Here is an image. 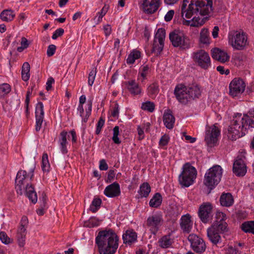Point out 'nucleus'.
Segmentation results:
<instances>
[{"label": "nucleus", "mask_w": 254, "mask_h": 254, "mask_svg": "<svg viewBox=\"0 0 254 254\" xmlns=\"http://www.w3.org/2000/svg\"><path fill=\"white\" fill-rule=\"evenodd\" d=\"M34 177V168H31L28 173L23 170H19L15 180V189L18 194L25 193L28 198L33 203L37 201V196L31 182Z\"/></svg>", "instance_id": "f257e3e1"}, {"label": "nucleus", "mask_w": 254, "mask_h": 254, "mask_svg": "<svg viewBox=\"0 0 254 254\" xmlns=\"http://www.w3.org/2000/svg\"><path fill=\"white\" fill-rule=\"evenodd\" d=\"M95 241L100 254H114L119 246V237L112 229L100 231Z\"/></svg>", "instance_id": "f03ea898"}, {"label": "nucleus", "mask_w": 254, "mask_h": 254, "mask_svg": "<svg viewBox=\"0 0 254 254\" xmlns=\"http://www.w3.org/2000/svg\"><path fill=\"white\" fill-rule=\"evenodd\" d=\"M249 117L247 114L242 115L237 113L231 121V126L228 128V138L232 140L244 136L247 130L251 126L249 125Z\"/></svg>", "instance_id": "7ed1b4c3"}, {"label": "nucleus", "mask_w": 254, "mask_h": 254, "mask_svg": "<svg viewBox=\"0 0 254 254\" xmlns=\"http://www.w3.org/2000/svg\"><path fill=\"white\" fill-rule=\"evenodd\" d=\"M223 170L219 165H214L210 168L204 176V184L212 189L220 182L222 176Z\"/></svg>", "instance_id": "20e7f679"}, {"label": "nucleus", "mask_w": 254, "mask_h": 254, "mask_svg": "<svg viewBox=\"0 0 254 254\" xmlns=\"http://www.w3.org/2000/svg\"><path fill=\"white\" fill-rule=\"evenodd\" d=\"M197 175L195 168L189 163H185L183 167V171L179 176V181L181 185L188 187L192 185Z\"/></svg>", "instance_id": "39448f33"}, {"label": "nucleus", "mask_w": 254, "mask_h": 254, "mask_svg": "<svg viewBox=\"0 0 254 254\" xmlns=\"http://www.w3.org/2000/svg\"><path fill=\"white\" fill-rule=\"evenodd\" d=\"M169 39L174 47H179L182 50H187L190 48L189 39L180 30H174L169 34Z\"/></svg>", "instance_id": "423d86ee"}, {"label": "nucleus", "mask_w": 254, "mask_h": 254, "mask_svg": "<svg viewBox=\"0 0 254 254\" xmlns=\"http://www.w3.org/2000/svg\"><path fill=\"white\" fill-rule=\"evenodd\" d=\"M228 38L229 43L236 50H243L248 45L247 36L244 32H232L229 34Z\"/></svg>", "instance_id": "0eeeda50"}, {"label": "nucleus", "mask_w": 254, "mask_h": 254, "mask_svg": "<svg viewBox=\"0 0 254 254\" xmlns=\"http://www.w3.org/2000/svg\"><path fill=\"white\" fill-rule=\"evenodd\" d=\"M192 58L195 63L202 68L207 69L211 65L209 54L203 50L194 52Z\"/></svg>", "instance_id": "6e6552de"}, {"label": "nucleus", "mask_w": 254, "mask_h": 254, "mask_svg": "<svg viewBox=\"0 0 254 254\" xmlns=\"http://www.w3.org/2000/svg\"><path fill=\"white\" fill-rule=\"evenodd\" d=\"M174 93L177 100L183 105H187L190 101V96L187 90V86L183 84H179L176 85Z\"/></svg>", "instance_id": "1a4fd4ad"}, {"label": "nucleus", "mask_w": 254, "mask_h": 254, "mask_svg": "<svg viewBox=\"0 0 254 254\" xmlns=\"http://www.w3.org/2000/svg\"><path fill=\"white\" fill-rule=\"evenodd\" d=\"M246 84L241 78H234L229 85V94L234 97L241 94L245 90Z\"/></svg>", "instance_id": "9d476101"}, {"label": "nucleus", "mask_w": 254, "mask_h": 254, "mask_svg": "<svg viewBox=\"0 0 254 254\" xmlns=\"http://www.w3.org/2000/svg\"><path fill=\"white\" fill-rule=\"evenodd\" d=\"M162 222L163 218L161 215L156 214L147 218L146 225L149 228L151 233L155 235L162 225Z\"/></svg>", "instance_id": "9b49d317"}, {"label": "nucleus", "mask_w": 254, "mask_h": 254, "mask_svg": "<svg viewBox=\"0 0 254 254\" xmlns=\"http://www.w3.org/2000/svg\"><path fill=\"white\" fill-rule=\"evenodd\" d=\"M28 224V220L27 216H23L20 222L19 227L17 229V233L18 245L20 247H23L25 245L26 228Z\"/></svg>", "instance_id": "f8f14e48"}, {"label": "nucleus", "mask_w": 254, "mask_h": 254, "mask_svg": "<svg viewBox=\"0 0 254 254\" xmlns=\"http://www.w3.org/2000/svg\"><path fill=\"white\" fill-rule=\"evenodd\" d=\"M188 240L190 242L192 250L196 253L201 254L206 249L203 240L196 235H190Z\"/></svg>", "instance_id": "ddd939ff"}, {"label": "nucleus", "mask_w": 254, "mask_h": 254, "mask_svg": "<svg viewBox=\"0 0 254 254\" xmlns=\"http://www.w3.org/2000/svg\"><path fill=\"white\" fill-rule=\"evenodd\" d=\"M212 211V206L210 202L203 203L200 206L198 210V216L200 220L204 223L208 222L211 217Z\"/></svg>", "instance_id": "4468645a"}, {"label": "nucleus", "mask_w": 254, "mask_h": 254, "mask_svg": "<svg viewBox=\"0 0 254 254\" xmlns=\"http://www.w3.org/2000/svg\"><path fill=\"white\" fill-rule=\"evenodd\" d=\"M219 134V129L214 125L207 130L205 133V141L207 145L210 147L214 145Z\"/></svg>", "instance_id": "2eb2a0df"}, {"label": "nucleus", "mask_w": 254, "mask_h": 254, "mask_svg": "<svg viewBox=\"0 0 254 254\" xmlns=\"http://www.w3.org/2000/svg\"><path fill=\"white\" fill-rule=\"evenodd\" d=\"M233 173L237 176H244L247 172V167L244 159L238 156L233 166Z\"/></svg>", "instance_id": "dca6fc26"}, {"label": "nucleus", "mask_w": 254, "mask_h": 254, "mask_svg": "<svg viewBox=\"0 0 254 254\" xmlns=\"http://www.w3.org/2000/svg\"><path fill=\"white\" fill-rule=\"evenodd\" d=\"M160 5V0H143V9L147 14L155 13Z\"/></svg>", "instance_id": "f3484780"}, {"label": "nucleus", "mask_w": 254, "mask_h": 254, "mask_svg": "<svg viewBox=\"0 0 254 254\" xmlns=\"http://www.w3.org/2000/svg\"><path fill=\"white\" fill-rule=\"evenodd\" d=\"M180 227L183 233L189 234L192 228L193 221L191 219V216L189 214L184 215L180 220Z\"/></svg>", "instance_id": "a211bd4d"}, {"label": "nucleus", "mask_w": 254, "mask_h": 254, "mask_svg": "<svg viewBox=\"0 0 254 254\" xmlns=\"http://www.w3.org/2000/svg\"><path fill=\"white\" fill-rule=\"evenodd\" d=\"M104 194L109 197H115L119 196L121 193L120 187L117 182L108 186L104 190Z\"/></svg>", "instance_id": "6ab92c4d"}, {"label": "nucleus", "mask_w": 254, "mask_h": 254, "mask_svg": "<svg viewBox=\"0 0 254 254\" xmlns=\"http://www.w3.org/2000/svg\"><path fill=\"white\" fill-rule=\"evenodd\" d=\"M211 55L213 59L221 63H225L230 59V57L226 52L217 48L211 50Z\"/></svg>", "instance_id": "aec40b11"}, {"label": "nucleus", "mask_w": 254, "mask_h": 254, "mask_svg": "<svg viewBox=\"0 0 254 254\" xmlns=\"http://www.w3.org/2000/svg\"><path fill=\"white\" fill-rule=\"evenodd\" d=\"M124 84L130 94L137 95L141 94L142 89L135 80H130L125 81Z\"/></svg>", "instance_id": "412c9836"}, {"label": "nucleus", "mask_w": 254, "mask_h": 254, "mask_svg": "<svg viewBox=\"0 0 254 254\" xmlns=\"http://www.w3.org/2000/svg\"><path fill=\"white\" fill-rule=\"evenodd\" d=\"M137 238V233L132 229L127 230L126 233L123 235L124 243L129 246H131L136 242Z\"/></svg>", "instance_id": "4be33fe9"}, {"label": "nucleus", "mask_w": 254, "mask_h": 254, "mask_svg": "<svg viewBox=\"0 0 254 254\" xmlns=\"http://www.w3.org/2000/svg\"><path fill=\"white\" fill-rule=\"evenodd\" d=\"M175 118L172 111L168 109L165 111L163 115V122L165 127L168 129H172L174 127Z\"/></svg>", "instance_id": "5701e85b"}, {"label": "nucleus", "mask_w": 254, "mask_h": 254, "mask_svg": "<svg viewBox=\"0 0 254 254\" xmlns=\"http://www.w3.org/2000/svg\"><path fill=\"white\" fill-rule=\"evenodd\" d=\"M174 243L171 233L161 237L158 241V246L162 249H168L171 247Z\"/></svg>", "instance_id": "b1692460"}, {"label": "nucleus", "mask_w": 254, "mask_h": 254, "mask_svg": "<svg viewBox=\"0 0 254 254\" xmlns=\"http://www.w3.org/2000/svg\"><path fill=\"white\" fill-rule=\"evenodd\" d=\"M220 233L214 230V228L209 227L207 230V237L210 241L215 245L221 243Z\"/></svg>", "instance_id": "393cba45"}, {"label": "nucleus", "mask_w": 254, "mask_h": 254, "mask_svg": "<svg viewBox=\"0 0 254 254\" xmlns=\"http://www.w3.org/2000/svg\"><path fill=\"white\" fill-rule=\"evenodd\" d=\"M67 138V132L65 130L62 131L60 134L59 142L61 151L64 154H66L68 152L66 147L68 143Z\"/></svg>", "instance_id": "a878e982"}, {"label": "nucleus", "mask_w": 254, "mask_h": 254, "mask_svg": "<svg viewBox=\"0 0 254 254\" xmlns=\"http://www.w3.org/2000/svg\"><path fill=\"white\" fill-rule=\"evenodd\" d=\"M220 202L223 206L229 207L234 203L233 197L230 193H223L220 196Z\"/></svg>", "instance_id": "bb28decb"}, {"label": "nucleus", "mask_w": 254, "mask_h": 254, "mask_svg": "<svg viewBox=\"0 0 254 254\" xmlns=\"http://www.w3.org/2000/svg\"><path fill=\"white\" fill-rule=\"evenodd\" d=\"M188 92L190 96V101L199 98L201 95L200 88L197 85H192L187 87Z\"/></svg>", "instance_id": "cd10ccee"}, {"label": "nucleus", "mask_w": 254, "mask_h": 254, "mask_svg": "<svg viewBox=\"0 0 254 254\" xmlns=\"http://www.w3.org/2000/svg\"><path fill=\"white\" fill-rule=\"evenodd\" d=\"M160 91L159 86L157 82H154L149 85L147 88V94L152 99L156 98Z\"/></svg>", "instance_id": "c85d7f7f"}, {"label": "nucleus", "mask_w": 254, "mask_h": 254, "mask_svg": "<svg viewBox=\"0 0 254 254\" xmlns=\"http://www.w3.org/2000/svg\"><path fill=\"white\" fill-rule=\"evenodd\" d=\"M210 228H214L218 233L221 234L227 232L228 230V224L226 222H215Z\"/></svg>", "instance_id": "c756f323"}, {"label": "nucleus", "mask_w": 254, "mask_h": 254, "mask_svg": "<svg viewBox=\"0 0 254 254\" xmlns=\"http://www.w3.org/2000/svg\"><path fill=\"white\" fill-rule=\"evenodd\" d=\"M162 201V197L161 194L159 192H157L150 199L149 204L151 207L157 208L161 205Z\"/></svg>", "instance_id": "7c9ffc66"}, {"label": "nucleus", "mask_w": 254, "mask_h": 254, "mask_svg": "<svg viewBox=\"0 0 254 254\" xmlns=\"http://www.w3.org/2000/svg\"><path fill=\"white\" fill-rule=\"evenodd\" d=\"M0 17L2 21L9 22L13 19L15 14L11 9H5L1 12Z\"/></svg>", "instance_id": "2f4dec72"}, {"label": "nucleus", "mask_w": 254, "mask_h": 254, "mask_svg": "<svg viewBox=\"0 0 254 254\" xmlns=\"http://www.w3.org/2000/svg\"><path fill=\"white\" fill-rule=\"evenodd\" d=\"M151 191V188L148 183H144L141 184L139 188L138 192L140 195L141 197H146L148 196Z\"/></svg>", "instance_id": "473e14b6"}, {"label": "nucleus", "mask_w": 254, "mask_h": 254, "mask_svg": "<svg viewBox=\"0 0 254 254\" xmlns=\"http://www.w3.org/2000/svg\"><path fill=\"white\" fill-rule=\"evenodd\" d=\"M30 64L27 62H25L22 66L21 77L23 80L27 81L30 77Z\"/></svg>", "instance_id": "72a5a7b5"}, {"label": "nucleus", "mask_w": 254, "mask_h": 254, "mask_svg": "<svg viewBox=\"0 0 254 254\" xmlns=\"http://www.w3.org/2000/svg\"><path fill=\"white\" fill-rule=\"evenodd\" d=\"M150 71V67L148 64L142 65L140 69L138 75V78L139 77L142 78L141 81L142 82L144 80L147 79V75L148 74Z\"/></svg>", "instance_id": "f704fd0d"}, {"label": "nucleus", "mask_w": 254, "mask_h": 254, "mask_svg": "<svg viewBox=\"0 0 254 254\" xmlns=\"http://www.w3.org/2000/svg\"><path fill=\"white\" fill-rule=\"evenodd\" d=\"M141 53L139 51L133 50L128 56L127 59V64H133L135 61L140 57Z\"/></svg>", "instance_id": "c9c22d12"}, {"label": "nucleus", "mask_w": 254, "mask_h": 254, "mask_svg": "<svg viewBox=\"0 0 254 254\" xmlns=\"http://www.w3.org/2000/svg\"><path fill=\"white\" fill-rule=\"evenodd\" d=\"M242 230L246 233H251L254 234V221H247L241 225Z\"/></svg>", "instance_id": "e433bc0d"}, {"label": "nucleus", "mask_w": 254, "mask_h": 254, "mask_svg": "<svg viewBox=\"0 0 254 254\" xmlns=\"http://www.w3.org/2000/svg\"><path fill=\"white\" fill-rule=\"evenodd\" d=\"M209 33L208 30L205 28H203L200 33L199 41L201 43L203 44H209Z\"/></svg>", "instance_id": "4c0bfd02"}, {"label": "nucleus", "mask_w": 254, "mask_h": 254, "mask_svg": "<svg viewBox=\"0 0 254 254\" xmlns=\"http://www.w3.org/2000/svg\"><path fill=\"white\" fill-rule=\"evenodd\" d=\"M164 42L161 43L160 42H157L155 39L154 40V42L151 50L152 53H156L157 55L160 54L163 50L164 47Z\"/></svg>", "instance_id": "58836bf2"}, {"label": "nucleus", "mask_w": 254, "mask_h": 254, "mask_svg": "<svg viewBox=\"0 0 254 254\" xmlns=\"http://www.w3.org/2000/svg\"><path fill=\"white\" fill-rule=\"evenodd\" d=\"M42 168L45 172H48L50 170V165L48 160V156L46 153H43L42 156Z\"/></svg>", "instance_id": "ea45409f"}, {"label": "nucleus", "mask_w": 254, "mask_h": 254, "mask_svg": "<svg viewBox=\"0 0 254 254\" xmlns=\"http://www.w3.org/2000/svg\"><path fill=\"white\" fill-rule=\"evenodd\" d=\"M101 203L102 200L100 198H94L90 206V210L93 213L96 212L100 207Z\"/></svg>", "instance_id": "a19ab883"}, {"label": "nucleus", "mask_w": 254, "mask_h": 254, "mask_svg": "<svg viewBox=\"0 0 254 254\" xmlns=\"http://www.w3.org/2000/svg\"><path fill=\"white\" fill-rule=\"evenodd\" d=\"M141 108L144 111L152 113L155 109V104L152 102L146 101L142 103Z\"/></svg>", "instance_id": "79ce46f5"}, {"label": "nucleus", "mask_w": 254, "mask_h": 254, "mask_svg": "<svg viewBox=\"0 0 254 254\" xmlns=\"http://www.w3.org/2000/svg\"><path fill=\"white\" fill-rule=\"evenodd\" d=\"M165 30L164 28H159L155 35L154 39H155L156 41L158 39V42H160L161 43L164 42L165 38Z\"/></svg>", "instance_id": "37998d69"}, {"label": "nucleus", "mask_w": 254, "mask_h": 254, "mask_svg": "<svg viewBox=\"0 0 254 254\" xmlns=\"http://www.w3.org/2000/svg\"><path fill=\"white\" fill-rule=\"evenodd\" d=\"M44 105L43 104L39 102L36 106L35 109V117H41L44 118Z\"/></svg>", "instance_id": "c03bdc74"}, {"label": "nucleus", "mask_w": 254, "mask_h": 254, "mask_svg": "<svg viewBox=\"0 0 254 254\" xmlns=\"http://www.w3.org/2000/svg\"><path fill=\"white\" fill-rule=\"evenodd\" d=\"M119 129L120 128L119 126H115L113 128L112 140L113 142L117 144H119L121 143V141L118 137L120 133Z\"/></svg>", "instance_id": "a18cd8bd"}, {"label": "nucleus", "mask_w": 254, "mask_h": 254, "mask_svg": "<svg viewBox=\"0 0 254 254\" xmlns=\"http://www.w3.org/2000/svg\"><path fill=\"white\" fill-rule=\"evenodd\" d=\"M191 27L201 26L205 22L203 19H201L199 16L196 17L195 16L191 19Z\"/></svg>", "instance_id": "49530a36"}, {"label": "nucleus", "mask_w": 254, "mask_h": 254, "mask_svg": "<svg viewBox=\"0 0 254 254\" xmlns=\"http://www.w3.org/2000/svg\"><path fill=\"white\" fill-rule=\"evenodd\" d=\"M11 90L10 86L7 83H3L0 85V94L2 95L7 94Z\"/></svg>", "instance_id": "de8ad7c7"}, {"label": "nucleus", "mask_w": 254, "mask_h": 254, "mask_svg": "<svg viewBox=\"0 0 254 254\" xmlns=\"http://www.w3.org/2000/svg\"><path fill=\"white\" fill-rule=\"evenodd\" d=\"M96 72V68H93L89 74L88 83L90 86H92L94 82Z\"/></svg>", "instance_id": "09e8293b"}, {"label": "nucleus", "mask_w": 254, "mask_h": 254, "mask_svg": "<svg viewBox=\"0 0 254 254\" xmlns=\"http://www.w3.org/2000/svg\"><path fill=\"white\" fill-rule=\"evenodd\" d=\"M0 240L1 242L5 244H8L11 243V239L9 238L5 232L1 231L0 232Z\"/></svg>", "instance_id": "8fccbe9b"}, {"label": "nucleus", "mask_w": 254, "mask_h": 254, "mask_svg": "<svg viewBox=\"0 0 254 254\" xmlns=\"http://www.w3.org/2000/svg\"><path fill=\"white\" fill-rule=\"evenodd\" d=\"M227 219L226 215L222 212L217 211L216 214V221L215 222H226Z\"/></svg>", "instance_id": "3c124183"}, {"label": "nucleus", "mask_w": 254, "mask_h": 254, "mask_svg": "<svg viewBox=\"0 0 254 254\" xmlns=\"http://www.w3.org/2000/svg\"><path fill=\"white\" fill-rule=\"evenodd\" d=\"M247 115L249 117V125L251 127H254V108L250 110Z\"/></svg>", "instance_id": "603ef678"}, {"label": "nucleus", "mask_w": 254, "mask_h": 254, "mask_svg": "<svg viewBox=\"0 0 254 254\" xmlns=\"http://www.w3.org/2000/svg\"><path fill=\"white\" fill-rule=\"evenodd\" d=\"M105 124V120L102 118L100 117L96 126V133L99 134L101 130L102 127L104 126Z\"/></svg>", "instance_id": "864d4df0"}, {"label": "nucleus", "mask_w": 254, "mask_h": 254, "mask_svg": "<svg viewBox=\"0 0 254 254\" xmlns=\"http://www.w3.org/2000/svg\"><path fill=\"white\" fill-rule=\"evenodd\" d=\"M170 138L167 134L163 135L159 140V145L161 146H164L168 144Z\"/></svg>", "instance_id": "5fc2aeb1"}, {"label": "nucleus", "mask_w": 254, "mask_h": 254, "mask_svg": "<svg viewBox=\"0 0 254 254\" xmlns=\"http://www.w3.org/2000/svg\"><path fill=\"white\" fill-rule=\"evenodd\" d=\"M36 127L35 130L36 131H39L41 128L43 122L44 118L41 117H36Z\"/></svg>", "instance_id": "6e6d98bb"}, {"label": "nucleus", "mask_w": 254, "mask_h": 254, "mask_svg": "<svg viewBox=\"0 0 254 254\" xmlns=\"http://www.w3.org/2000/svg\"><path fill=\"white\" fill-rule=\"evenodd\" d=\"M109 6L107 5H105L102 8L101 11L99 12L98 13V14H99V17L98 19V21L100 22L103 17L106 14V12H107L108 10Z\"/></svg>", "instance_id": "4d7b16f0"}, {"label": "nucleus", "mask_w": 254, "mask_h": 254, "mask_svg": "<svg viewBox=\"0 0 254 254\" xmlns=\"http://www.w3.org/2000/svg\"><path fill=\"white\" fill-rule=\"evenodd\" d=\"M64 33V30L63 28L57 29L52 35V39L54 40L57 39L59 37L62 36Z\"/></svg>", "instance_id": "13d9d810"}, {"label": "nucleus", "mask_w": 254, "mask_h": 254, "mask_svg": "<svg viewBox=\"0 0 254 254\" xmlns=\"http://www.w3.org/2000/svg\"><path fill=\"white\" fill-rule=\"evenodd\" d=\"M119 113V105L117 103H115L113 109L111 111V115L113 117H118Z\"/></svg>", "instance_id": "bf43d9fd"}, {"label": "nucleus", "mask_w": 254, "mask_h": 254, "mask_svg": "<svg viewBox=\"0 0 254 254\" xmlns=\"http://www.w3.org/2000/svg\"><path fill=\"white\" fill-rule=\"evenodd\" d=\"M56 50V47L54 45H50L48 46L47 54L48 57H51L54 55Z\"/></svg>", "instance_id": "052dcab7"}, {"label": "nucleus", "mask_w": 254, "mask_h": 254, "mask_svg": "<svg viewBox=\"0 0 254 254\" xmlns=\"http://www.w3.org/2000/svg\"><path fill=\"white\" fill-rule=\"evenodd\" d=\"M99 169L100 170L106 171L108 169V165L105 159H102L100 161Z\"/></svg>", "instance_id": "680f3d73"}, {"label": "nucleus", "mask_w": 254, "mask_h": 254, "mask_svg": "<svg viewBox=\"0 0 254 254\" xmlns=\"http://www.w3.org/2000/svg\"><path fill=\"white\" fill-rule=\"evenodd\" d=\"M174 14V11L173 10H169L165 16V20L167 22L170 21L173 18Z\"/></svg>", "instance_id": "e2e57ef3"}, {"label": "nucleus", "mask_w": 254, "mask_h": 254, "mask_svg": "<svg viewBox=\"0 0 254 254\" xmlns=\"http://www.w3.org/2000/svg\"><path fill=\"white\" fill-rule=\"evenodd\" d=\"M216 69L218 71L220 72L221 74H225L226 75H228L230 73V71L228 69L225 70L224 66L219 65L217 67Z\"/></svg>", "instance_id": "0e129e2a"}, {"label": "nucleus", "mask_w": 254, "mask_h": 254, "mask_svg": "<svg viewBox=\"0 0 254 254\" xmlns=\"http://www.w3.org/2000/svg\"><path fill=\"white\" fill-rule=\"evenodd\" d=\"M55 82V80L52 77H50L48 78L46 83V89L49 91L52 88V85Z\"/></svg>", "instance_id": "69168bd1"}, {"label": "nucleus", "mask_w": 254, "mask_h": 254, "mask_svg": "<svg viewBox=\"0 0 254 254\" xmlns=\"http://www.w3.org/2000/svg\"><path fill=\"white\" fill-rule=\"evenodd\" d=\"M137 130L138 135V140H142L144 138V133L143 128H142L140 126H138Z\"/></svg>", "instance_id": "338daca9"}, {"label": "nucleus", "mask_w": 254, "mask_h": 254, "mask_svg": "<svg viewBox=\"0 0 254 254\" xmlns=\"http://www.w3.org/2000/svg\"><path fill=\"white\" fill-rule=\"evenodd\" d=\"M103 29L104 31L105 35L106 37L109 36L111 34L112 32V28L110 25L107 24L104 26Z\"/></svg>", "instance_id": "774afa93"}]
</instances>
